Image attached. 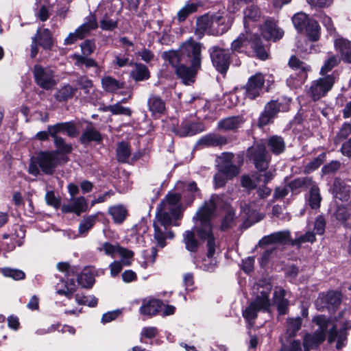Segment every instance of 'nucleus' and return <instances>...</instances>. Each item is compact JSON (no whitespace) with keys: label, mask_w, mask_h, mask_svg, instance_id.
<instances>
[{"label":"nucleus","mask_w":351,"mask_h":351,"mask_svg":"<svg viewBox=\"0 0 351 351\" xmlns=\"http://www.w3.org/2000/svg\"><path fill=\"white\" fill-rule=\"evenodd\" d=\"M219 199L217 195H212L211 198L205 202L196 212L193 217L194 221L193 230L202 240L207 241V259H204L201 267L207 271H213L215 269L216 262L210 259L213 256L216 245L215 238L212 232L210 220L214 216L216 209V202Z\"/></svg>","instance_id":"f257e3e1"},{"label":"nucleus","mask_w":351,"mask_h":351,"mask_svg":"<svg viewBox=\"0 0 351 351\" xmlns=\"http://www.w3.org/2000/svg\"><path fill=\"white\" fill-rule=\"evenodd\" d=\"M201 44L195 42L192 38L181 45L182 55L187 57L184 62H189L190 66L180 63L177 66L176 73L185 84H190L194 82L195 75L201 68Z\"/></svg>","instance_id":"f03ea898"},{"label":"nucleus","mask_w":351,"mask_h":351,"mask_svg":"<svg viewBox=\"0 0 351 351\" xmlns=\"http://www.w3.org/2000/svg\"><path fill=\"white\" fill-rule=\"evenodd\" d=\"M252 290L253 294L256 296L255 299L242 312L243 317L250 326L254 324L258 311H268L271 304L269 295L271 287L270 285L265 286L256 285L253 287Z\"/></svg>","instance_id":"7ed1b4c3"},{"label":"nucleus","mask_w":351,"mask_h":351,"mask_svg":"<svg viewBox=\"0 0 351 351\" xmlns=\"http://www.w3.org/2000/svg\"><path fill=\"white\" fill-rule=\"evenodd\" d=\"M313 322L319 326V328L313 335L306 334L303 339V346L306 351L310 349L317 348L322 343L326 337V332L330 322L324 315H319L314 317Z\"/></svg>","instance_id":"20e7f679"},{"label":"nucleus","mask_w":351,"mask_h":351,"mask_svg":"<svg viewBox=\"0 0 351 351\" xmlns=\"http://www.w3.org/2000/svg\"><path fill=\"white\" fill-rule=\"evenodd\" d=\"M335 82L333 75H327L313 81L309 88L308 93L313 100H318L325 96L332 88Z\"/></svg>","instance_id":"39448f33"},{"label":"nucleus","mask_w":351,"mask_h":351,"mask_svg":"<svg viewBox=\"0 0 351 351\" xmlns=\"http://www.w3.org/2000/svg\"><path fill=\"white\" fill-rule=\"evenodd\" d=\"M36 160L44 173L51 175L59 163L58 154L56 152H43L38 154Z\"/></svg>","instance_id":"423d86ee"},{"label":"nucleus","mask_w":351,"mask_h":351,"mask_svg":"<svg viewBox=\"0 0 351 351\" xmlns=\"http://www.w3.org/2000/svg\"><path fill=\"white\" fill-rule=\"evenodd\" d=\"M34 75L36 84L44 89L49 90L56 84L53 72L50 69L35 65Z\"/></svg>","instance_id":"0eeeda50"},{"label":"nucleus","mask_w":351,"mask_h":351,"mask_svg":"<svg viewBox=\"0 0 351 351\" xmlns=\"http://www.w3.org/2000/svg\"><path fill=\"white\" fill-rule=\"evenodd\" d=\"M265 84L263 75L258 73L250 77L243 88L245 97L254 99L261 95Z\"/></svg>","instance_id":"6e6552de"},{"label":"nucleus","mask_w":351,"mask_h":351,"mask_svg":"<svg viewBox=\"0 0 351 351\" xmlns=\"http://www.w3.org/2000/svg\"><path fill=\"white\" fill-rule=\"evenodd\" d=\"M210 53L213 66L219 72L221 73H226L230 64L228 51L217 47H213L210 49Z\"/></svg>","instance_id":"1a4fd4ad"},{"label":"nucleus","mask_w":351,"mask_h":351,"mask_svg":"<svg viewBox=\"0 0 351 351\" xmlns=\"http://www.w3.org/2000/svg\"><path fill=\"white\" fill-rule=\"evenodd\" d=\"M213 34H221L229 29L233 23L231 14L215 13L211 14Z\"/></svg>","instance_id":"9d476101"},{"label":"nucleus","mask_w":351,"mask_h":351,"mask_svg":"<svg viewBox=\"0 0 351 351\" xmlns=\"http://www.w3.org/2000/svg\"><path fill=\"white\" fill-rule=\"evenodd\" d=\"M180 199L181 196L180 194L169 193L160 203V206H162L163 209L169 210L173 217L176 219H180L182 217L181 206L179 204Z\"/></svg>","instance_id":"9b49d317"},{"label":"nucleus","mask_w":351,"mask_h":351,"mask_svg":"<svg viewBox=\"0 0 351 351\" xmlns=\"http://www.w3.org/2000/svg\"><path fill=\"white\" fill-rule=\"evenodd\" d=\"M48 132L52 138L59 137L60 133H66L69 136L75 137L79 132L73 122L58 123L55 125H48Z\"/></svg>","instance_id":"f8f14e48"},{"label":"nucleus","mask_w":351,"mask_h":351,"mask_svg":"<svg viewBox=\"0 0 351 351\" xmlns=\"http://www.w3.org/2000/svg\"><path fill=\"white\" fill-rule=\"evenodd\" d=\"M250 154L254 162L255 167L260 171H265L268 168L269 159L266 150L263 146L252 147L250 150Z\"/></svg>","instance_id":"ddd939ff"},{"label":"nucleus","mask_w":351,"mask_h":351,"mask_svg":"<svg viewBox=\"0 0 351 351\" xmlns=\"http://www.w3.org/2000/svg\"><path fill=\"white\" fill-rule=\"evenodd\" d=\"M87 208L88 203L85 197H71L70 202L68 204H64L61 210L64 213H73L79 216L81 213L86 212Z\"/></svg>","instance_id":"4468645a"},{"label":"nucleus","mask_w":351,"mask_h":351,"mask_svg":"<svg viewBox=\"0 0 351 351\" xmlns=\"http://www.w3.org/2000/svg\"><path fill=\"white\" fill-rule=\"evenodd\" d=\"M203 130L202 124L185 120L178 128H174L173 131L179 136L183 137L195 135Z\"/></svg>","instance_id":"2eb2a0df"},{"label":"nucleus","mask_w":351,"mask_h":351,"mask_svg":"<svg viewBox=\"0 0 351 351\" xmlns=\"http://www.w3.org/2000/svg\"><path fill=\"white\" fill-rule=\"evenodd\" d=\"M233 155L232 154H224L219 158L218 167L223 171L226 176L230 179L239 173V169L232 163Z\"/></svg>","instance_id":"dca6fc26"},{"label":"nucleus","mask_w":351,"mask_h":351,"mask_svg":"<svg viewBox=\"0 0 351 351\" xmlns=\"http://www.w3.org/2000/svg\"><path fill=\"white\" fill-rule=\"evenodd\" d=\"M154 239L156 245L162 248L166 245L165 240L167 239H173L174 234L172 231L169 230L167 227L160 225L158 222L154 221Z\"/></svg>","instance_id":"f3484780"},{"label":"nucleus","mask_w":351,"mask_h":351,"mask_svg":"<svg viewBox=\"0 0 351 351\" xmlns=\"http://www.w3.org/2000/svg\"><path fill=\"white\" fill-rule=\"evenodd\" d=\"M261 32L265 39L273 41L282 38L284 35V32L274 22L269 20L265 22Z\"/></svg>","instance_id":"a211bd4d"},{"label":"nucleus","mask_w":351,"mask_h":351,"mask_svg":"<svg viewBox=\"0 0 351 351\" xmlns=\"http://www.w3.org/2000/svg\"><path fill=\"white\" fill-rule=\"evenodd\" d=\"M335 197L342 202H347L350 197V187L340 179H335L333 183Z\"/></svg>","instance_id":"6ab92c4d"},{"label":"nucleus","mask_w":351,"mask_h":351,"mask_svg":"<svg viewBox=\"0 0 351 351\" xmlns=\"http://www.w3.org/2000/svg\"><path fill=\"white\" fill-rule=\"evenodd\" d=\"M247 29L245 33L241 34L237 39H235L231 45V49L234 51L241 52L243 47H245L248 43L252 42L253 36Z\"/></svg>","instance_id":"aec40b11"},{"label":"nucleus","mask_w":351,"mask_h":351,"mask_svg":"<svg viewBox=\"0 0 351 351\" xmlns=\"http://www.w3.org/2000/svg\"><path fill=\"white\" fill-rule=\"evenodd\" d=\"M226 143L227 139L225 136L215 134H208L199 141V144L208 147L222 146Z\"/></svg>","instance_id":"412c9836"},{"label":"nucleus","mask_w":351,"mask_h":351,"mask_svg":"<svg viewBox=\"0 0 351 351\" xmlns=\"http://www.w3.org/2000/svg\"><path fill=\"white\" fill-rule=\"evenodd\" d=\"M171 214L169 210L163 209L162 206H159L158 212L156 215L155 220L154 221L158 222L160 225L167 227L170 225L178 226V223H173V221H176Z\"/></svg>","instance_id":"4be33fe9"},{"label":"nucleus","mask_w":351,"mask_h":351,"mask_svg":"<svg viewBox=\"0 0 351 351\" xmlns=\"http://www.w3.org/2000/svg\"><path fill=\"white\" fill-rule=\"evenodd\" d=\"M97 22L94 15H89L86 18V21L80 25L76 31L80 35V39H82L88 35L90 32L93 29H95L97 27Z\"/></svg>","instance_id":"5701e85b"},{"label":"nucleus","mask_w":351,"mask_h":351,"mask_svg":"<svg viewBox=\"0 0 351 351\" xmlns=\"http://www.w3.org/2000/svg\"><path fill=\"white\" fill-rule=\"evenodd\" d=\"M243 122L241 117H228L218 122L217 128L223 131L233 130L238 128Z\"/></svg>","instance_id":"b1692460"},{"label":"nucleus","mask_w":351,"mask_h":351,"mask_svg":"<svg viewBox=\"0 0 351 351\" xmlns=\"http://www.w3.org/2000/svg\"><path fill=\"white\" fill-rule=\"evenodd\" d=\"M335 47L340 51L343 60L348 62L351 63V42L338 38L335 42Z\"/></svg>","instance_id":"393cba45"},{"label":"nucleus","mask_w":351,"mask_h":351,"mask_svg":"<svg viewBox=\"0 0 351 351\" xmlns=\"http://www.w3.org/2000/svg\"><path fill=\"white\" fill-rule=\"evenodd\" d=\"M289 64L290 67L299 71L300 74L299 80L300 82L302 83L304 82L307 77V72L310 70V66L306 63L300 61L295 56L290 58Z\"/></svg>","instance_id":"a878e982"},{"label":"nucleus","mask_w":351,"mask_h":351,"mask_svg":"<svg viewBox=\"0 0 351 351\" xmlns=\"http://www.w3.org/2000/svg\"><path fill=\"white\" fill-rule=\"evenodd\" d=\"M34 37H36L38 44L45 49H50L53 45L52 36L48 29H38Z\"/></svg>","instance_id":"bb28decb"},{"label":"nucleus","mask_w":351,"mask_h":351,"mask_svg":"<svg viewBox=\"0 0 351 351\" xmlns=\"http://www.w3.org/2000/svg\"><path fill=\"white\" fill-rule=\"evenodd\" d=\"M261 16V14L258 8L254 5H251L247 8L244 10V26L245 29L248 30L250 27V22L257 21L259 20Z\"/></svg>","instance_id":"cd10ccee"},{"label":"nucleus","mask_w":351,"mask_h":351,"mask_svg":"<svg viewBox=\"0 0 351 351\" xmlns=\"http://www.w3.org/2000/svg\"><path fill=\"white\" fill-rule=\"evenodd\" d=\"M148 106L153 114H161L165 110V104L163 100L156 95H152L148 99Z\"/></svg>","instance_id":"c85d7f7f"},{"label":"nucleus","mask_w":351,"mask_h":351,"mask_svg":"<svg viewBox=\"0 0 351 351\" xmlns=\"http://www.w3.org/2000/svg\"><path fill=\"white\" fill-rule=\"evenodd\" d=\"M77 282L84 288H90L95 282L93 271L90 267L84 268L79 275Z\"/></svg>","instance_id":"c756f323"},{"label":"nucleus","mask_w":351,"mask_h":351,"mask_svg":"<svg viewBox=\"0 0 351 351\" xmlns=\"http://www.w3.org/2000/svg\"><path fill=\"white\" fill-rule=\"evenodd\" d=\"M302 323V320L300 317H289L286 322V336L287 337H294L301 328Z\"/></svg>","instance_id":"7c9ffc66"},{"label":"nucleus","mask_w":351,"mask_h":351,"mask_svg":"<svg viewBox=\"0 0 351 351\" xmlns=\"http://www.w3.org/2000/svg\"><path fill=\"white\" fill-rule=\"evenodd\" d=\"M211 14H205L197 20V32L202 34L204 32H207L213 34V24H212Z\"/></svg>","instance_id":"2f4dec72"},{"label":"nucleus","mask_w":351,"mask_h":351,"mask_svg":"<svg viewBox=\"0 0 351 351\" xmlns=\"http://www.w3.org/2000/svg\"><path fill=\"white\" fill-rule=\"evenodd\" d=\"M130 75L135 81H144L149 79L150 77L147 67L140 63L134 64V68L131 71Z\"/></svg>","instance_id":"473e14b6"},{"label":"nucleus","mask_w":351,"mask_h":351,"mask_svg":"<svg viewBox=\"0 0 351 351\" xmlns=\"http://www.w3.org/2000/svg\"><path fill=\"white\" fill-rule=\"evenodd\" d=\"M101 140V136L99 132L90 125L86 128L80 137V141L82 143H87L90 141L99 142Z\"/></svg>","instance_id":"72a5a7b5"},{"label":"nucleus","mask_w":351,"mask_h":351,"mask_svg":"<svg viewBox=\"0 0 351 351\" xmlns=\"http://www.w3.org/2000/svg\"><path fill=\"white\" fill-rule=\"evenodd\" d=\"M101 85L103 88L110 93L115 92L124 87V82H119L110 76H106L101 79Z\"/></svg>","instance_id":"f704fd0d"},{"label":"nucleus","mask_w":351,"mask_h":351,"mask_svg":"<svg viewBox=\"0 0 351 351\" xmlns=\"http://www.w3.org/2000/svg\"><path fill=\"white\" fill-rule=\"evenodd\" d=\"M163 58L168 61L173 66L177 67L182 62H184L187 57H184L181 52V46L179 51H169L163 53Z\"/></svg>","instance_id":"c9c22d12"},{"label":"nucleus","mask_w":351,"mask_h":351,"mask_svg":"<svg viewBox=\"0 0 351 351\" xmlns=\"http://www.w3.org/2000/svg\"><path fill=\"white\" fill-rule=\"evenodd\" d=\"M160 307V301L158 300L153 299L145 303L140 308V312L141 314L152 316L156 315L158 312Z\"/></svg>","instance_id":"e433bc0d"},{"label":"nucleus","mask_w":351,"mask_h":351,"mask_svg":"<svg viewBox=\"0 0 351 351\" xmlns=\"http://www.w3.org/2000/svg\"><path fill=\"white\" fill-rule=\"evenodd\" d=\"M290 236V232L289 231H280L278 232L273 233L269 236L265 237L262 239V243L264 244H269V243H282L287 239H289Z\"/></svg>","instance_id":"4c0bfd02"},{"label":"nucleus","mask_w":351,"mask_h":351,"mask_svg":"<svg viewBox=\"0 0 351 351\" xmlns=\"http://www.w3.org/2000/svg\"><path fill=\"white\" fill-rule=\"evenodd\" d=\"M183 242L187 250L194 252L199 247V242L195 237L193 231L187 230L183 234Z\"/></svg>","instance_id":"58836bf2"},{"label":"nucleus","mask_w":351,"mask_h":351,"mask_svg":"<svg viewBox=\"0 0 351 351\" xmlns=\"http://www.w3.org/2000/svg\"><path fill=\"white\" fill-rule=\"evenodd\" d=\"M284 297V290L275 291L274 302L277 306L278 311L280 315L286 314L287 310L288 301Z\"/></svg>","instance_id":"ea45409f"},{"label":"nucleus","mask_w":351,"mask_h":351,"mask_svg":"<svg viewBox=\"0 0 351 351\" xmlns=\"http://www.w3.org/2000/svg\"><path fill=\"white\" fill-rule=\"evenodd\" d=\"M71 58L75 61L74 64L77 67H81L82 65H84L86 68L98 66L97 62L87 56L75 53L71 56Z\"/></svg>","instance_id":"a19ab883"},{"label":"nucleus","mask_w":351,"mask_h":351,"mask_svg":"<svg viewBox=\"0 0 351 351\" xmlns=\"http://www.w3.org/2000/svg\"><path fill=\"white\" fill-rule=\"evenodd\" d=\"M109 214L112 217L115 223H122L126 217V209L120 205L114 206L109 208Z\"/></svg>","instance_id":"79ce46f5"},{"label":"nucleus","mask_w":351,"mask_h":351,"mask_svg":"<svg viewBox=\"0 0 351 351\" xmlns=\"http://www.w3.org/2000/svg\"><path fill=\"white\" fill-rule=\"evenodd\" d=\"M268 145L271 151L275 154H279L285 150L284 140L278 136H274L268 140Z\"/></svg>","instance_id":"37998d69"},{"label":"nucleus","mask_w":351,"mask_h":351,"mask_svg":"<svg viewBox=\"0 0 351 351\" xmlns=\"http://www.w3.org/2000/svg\"><path fill=\"white\" fill-rule=\"evenodd\" d=\"M252 47L255 52L256 56L262 60H265L268 58V53L265 48L262 45L260 41L259 37L254 34L253 36V40L252 42Z\"/></svg>","instance_id":"c03bdc74"},{"label":"nucleus","mask_w":351,"mask_h":351,"mask_svg":"<svg viewBox=\"0 0 351 351\" xmlns=\"http://www.w3.org/2000/svg\"><path fill=\"white\" fill-rule=\"evenodd\" d=\"M337 339V343L336 344V348L339 350L341 349L343 346V342L346 339V334L343 332H341L339 334L338 333L336 326H332V328L330 329L328 335V342L330 343H332L334 341H335Z\"/></svg>","instance_id":"a18cd8bd"},{"label":"nucleus","mask_w":351,"mask_h":351,"mask_svg":"<svg viewBox=\"0 0 351 351\" xmlns=\"http://www.w3.org/2000/svg\"><path fill=\"white\" fill-rule=\"evenodd\" d=\"M304 29L311 40L316 41L318 40L319 36V25L316 21L311 19L304 27Z\"/></svg>","instance_id":"49530a36"},{"label":"nucleus","mask_w":351,"mask_h":351,"mask_svg":"<svg viewBox=\"0 0 351 351\" xmlns=\"http://www.w3.org/2000/svg\"><path fill=\"white\" fill-rule=\"evenodd\" d=\"M77 89L67 84L61 88L56 94L55 97L59 101H66L73 97Z\"/></svg>","instance_id":"de8ad7c7"},{"label":"nucleus","mask_w":351,"mask_h":351,"mask_svg":"<svg viewBox=\"0 0 351 351\" xmlns=\"http://www.w3.org/2000/svg\"><path fill=\"white\" fill-rule=\"evenodd\" d=\"M310 20L307 15L303 12L297 13L292 18L293 23L299 32L304 30V27Z\"/></svg>","instance_id":"09e8293b"},{"label":"nucleus","mask_w":351,"mask_h":351,"mask_svg":"<svg viewBox=\"0 0 351 351\" xmlns=\"http://www.w3.org/2000/svg\"><path fill=\"white\" fill-rule=\"evenodd\" d=\"M197 5L195 3H186L178 11L177 14L178 21L179 22L184 21L189 14L195 12L197 10Z\"/></svg>","instance_id":"8fccbe9b"},{"label":"nucleus","mask_w":351,"mask_h":351,"mask_svg":"<svg viewBox=\"0 0 351 351\" xmlns=\"http://www.w3.org/2000/svg\"><path fill=\"white\" fill-rule=\"evenodd\" d=\"M322 198L317 186H313L310 191L308 202L313 209L318 208L320 206Z\"/></svg>","instance_id":"3c124183"},{"label":"nucleus","mask_w":351,"mask_h":351,"mask_svg":"<svg viewBox=\"0 0 351 351\" xmlns=\"http://www.w3.org/2000/svg\"><path fill=\"white\" fill-rule=\"evenodd\" d=\"M105 110L109 111L113 114H124L130 116L132 114L131 110L129 108L123 107L121 104V102L106 106Z\"/></svg>","instance_id":"603ef678"},{"label":"nucleus","mask_w":351,"mask_h":351,"mask_svg":"<svg viewBox=\"0 0 351 351\" xmlns=\"http://www.w3.org/2000/svg\"><path fill=\"white\" fill-rule=\"evenodd\" d=\"M117 154L118 160L120 162H125L130 156V150L129 145L124 142H121L118 145L117 149Z\"/></svg>","instance_id":"864d4df0"},{"label":"nucleus","mask_w":351,"mask_h":351,"mask_svg":"<svg viewBox=\"0 0 351 351\" xmlns=\"http://www.w3.org/2000/svg\"><path fill=\"white\" fill-rule=\"evenodd\" d=\"M325 300L328 304L337 306L340 304L342 300V295L338 291H331L326 293Z\"/></svg>","instance_id":"5fc2aeb1"},{"label":"nucleus","mask_w":351,"mask_h":351,"mask_svg":"<svg viewBox=\"0 0 351 351\" xmlns=\"http://www.w3.org/2000/svg\"><path fill=\"white\" fill-rule=\"evenodd\" d=\"M1 272L4 276L12 278L16 280H23L25 277V273L19 269L4 268L2 269Z\"/></svg>","instance_id":"6e6d98bb"},{"label":"nucleus","mask_w":351,"mask_h":351,"mask_svg":"<svg viewBox=\"0 0 351 351\" xmlns=\"http://www.w3.org/2000/svg\"><path fill=\"white\" fill-rule=\"evenodd\" d=\"M97 215H90L84 218L79 226V230L80 233H86L90 230L95 223Z\"/></svg>","instance_id":"4d7b16f0"},{"label":"nucleus","mask_w":351,"mask_h":351,"mask_svg":"<svg viewBox=\"0 0 351 351\" xmlns=\"http://www.w3.org/2000/svg\"><path fill=\"white\" fill-rule=\"evenodd\" d=\"M351 134V125L349 123H343L339 133L335 136L334 141L335 144H339L341 141L346 138Z\"/></svg>","instance_id":"13d9d810"},{"label":"nucleus","mask_w":351,"mask_h":351,"mask_svg":"<svg viewBox=\"0 0 351 351\" xmlns=\"http://www.w3.org/2000/svg\"><path fill=\"white\" fill-rule=\"evenodd\" d=\"M311 179L308 178H299L295 179L289 183V187L291 191H295L298 189L306 187L311 184Z\"/></svg>","instance_id":"bf43d9fd"},{"label":"nucleus","mask_w":351,"mask_h":351,"mask_svg":"<svg viewBox=\"0 0 351 351\" xmlns=\"http://www.w3.org/2000/svg\"><path fill=\"white\" fill-rule=\"evenodd\" d=\"M120 249V246L118 245H113L110 243L106 242L102 244L99 247L100 251H104L106 255L114 257Z\"/></svg>","instance_id":"052dcab7"},{"label":"nucleus","mask_w":351,"mask_h":351,"mask_svg":"<svg viewBox=\"0 0 351 351\" xmlns=\"http://www.w3.org/2000/svg\"><path fill=\"white\" fill-rule=\"evenodd\" d=\"M339 62V59L335 56H330L324 64V65L322 66L320 70V73L324 75L330 71L332 70L333 67L337 66L338 63Z\"/></svg>","instance_id":"680f3d73"},{"label":"nucleus","mask_w":351,"mask_h":351,"mask_svg":"<svg viewBox=\"0 0 351 351\" xmlns=\"http://www.w3.org/2000/svg\"><path fill=\"white\" fill-rule=\"evenodd\" d=\"M53 139L54 144L60 152L68 154L72 151L71 145L66 143L62 138L59 136Z\"/></svg>","instance_id":"e2e57ef3"},{"label":"nucleus","mask_w":351,"mask_h":351,"mask_svg":"<svg viewBox=\"0 0 351 351\" xmlns=\"http://www.w3.org/2000/svg\"><path fill=\"white\" fill-rule=\"evenodd\" d=\"M315 241V235L313 232L308 231L304 234L295 238L293 241V245H300L304 243H313Z\"/></svg>","instance_id":"0e129e2a"},{"label":"nucleus","mask_w":351,"mask_h":351,"mask_svg":"<svg viewBox=\"0 0 351 351\" xmlns=\"http://www.w3.org/2000/svg\"><path fill=\"white\" fill-rule=\"evenodd\" d=\"M119 255L122 258L121 262L124 265L129 266L132 263V258L134 256V253L131 250H128L125 248L120 247L118 252Z\"/></svg>","instance_id":"69168bd1"},{"label":"nucleus","mask_w":351,"mask_h":351,"mask_svg":"<svg viewBox=\"0 0 351 351\" xmlns=\"http://www.w3.org/2000/svg\"><path fill=\"white\" fill-rule=\"evenodd\" d=\"M325 159L326 154L322 153L319 154L313 160L311 161L307 164V165L306 166V169L308 171H311L317 169L324 162Z\"/></svg>","instance_id":"338daca9"},{"label":"nucleus","mask_w":351,"mask_h":351,"mask_svg":"<svg viewBox=\"0 0 351 351\" xmlns=\"http://www.w3.org/2000/svg\"><path fill=\"white\" fill-rule=\"evenodd\" d=\"M45 201L48 205L55 208H58L60 206V199L56 197L52 191H49L46 193Z\"/></svg>","instance_id":"774afa93"}]
</instances>
